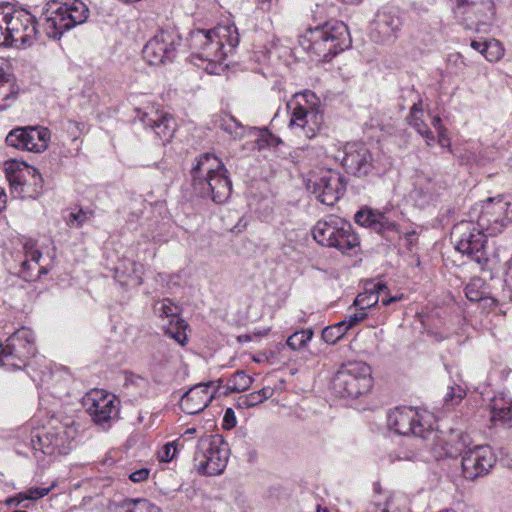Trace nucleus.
<instances>
[{"mask_svg":"<svg viewBox=\"0 0 512 512\" xmlns=\"http://www.w3.org/2000/svg\"><path fill=\"white\" fill-rule=\"evenodd\" d=\"M192 187L195 194L209 198L216 204L225 203L232 192V183L222 161L212 153L198 157L191 169Z\"/></svg>","mask_w":512,"mask_h":512,"instance_id":"f257e3e1","label":"nucleus"},{"mask_svg":"<svg viewBox=\"0 0 512 512\" xmlns=\"http://www.w3.org/2000/svg\"><path fill=\"white\" fill-rule=\"evenodd\" d=\"M300 45L322 61H330L340 52L351 46V37L346 24L329 20L308 28L300 37Z\"/></svg>","mask_w":512,"mask_h":512,"instance_id":"f03ea898","label":"nucleus"},{"mask_svg":"<svg viewBox=\"0 0 512 512\" xmlns=\"http://www.w3.org/2000/svg\"><path fill=\"white\" fill-rule=\"evenodd\" d=\"M89 9L80 0H50L43 12V28L49 38L58 40L65 31L83 24Z\"/></svg>","mask_w":512,"mask_h":512,"instance_id":"7ed1b4c3","label":"nucleus"},{"mask_svg":"<svg viewBox=\"0 0 512 512\" xmlns=\"http://www.w3.org/2000/svg\"><path fill=\"white\" fill-rule=\"evenodd\" d=\"M312 236L320 245L336 248L342 253L353 250L360 244L352 225L337 216L319 220L312 228Z\"/></svg>","mask_w":512,"mask_h":512,"instance_id":"20e7f679","label":"nucleus"},{"mask_svg":"<svg viewBox=\"0 0 512 512\" xmlns=\"http://www.w3.org/2000/svg\"><path fill=\"white\" fill-rule=\"evenodd\" d=\"M372 385L371 368L360 361L343 364L331 382V388L337 396L350 398H358L368 392Z\"/></svg>","mask_w":512,"mask_h":512,"instance_id":"39448f33","label":"nucleus"},{"mask_svg":"<svg viewBox=\"0 0 512 512\" xmlns=\"http://www.w3.org/2000/svg\"><path fill=\"white\" fill-rule=\"evenodd\" d=\"M228 447L220 435H205L198 439L194 467L204 475L221 474L228 461Z\"/></svg>","mask_w":512,"mask_h":512,"instance_id":"423d86ee","label":"nucleus"},{"mask_svg":"<svg viewBox=\"0 0 512 512\" xmlns=\"http://www.w3.org/2000/svg\"><path fill=\"white\" fill-rule=\"evenodd\" d=\"M35 354L34 334L28 328L15 331L5 344L0 342V366L8 370L22 369Z\"/></svg>","mask_w":512,"mask_h":512,"instance_id":"0eeeda50","label":"nucleus"},{"mask_svg":"<svg viewBox=\"0 0 512 512\" xmlns=\"http://www.w3.org/2000/svg\"><path fill=\"white\" fill-rule=\"evenodd\" d=\"M427 418L412 407L396 408L387 417L388 427L399 435H413L423 440H434L437 432L433 430Z\"/></svg>","mask_w":512,"mask_h":512,"instance_id":"6e6552de","label":"nucleus"},{"mask_svg":"<svg viewBox=\"0 0 512 512\" xmlns=\"http://www.w3.org/2000/svg\"><path fill=\"white\" fill-rule=\"evenodd\" d=\"M489 235L473 221H461L451 231L455 248L479 264L487 261L485 244Z\"/></svg>","mask_w":512,"mask_h":512,"instance_id":"1a4fd4ad","label":"nucleus"},{"mask_svg":"<svg viewBox=\"0 0 512 512\" xmlns=\"http://www.w3.org/2000/svg\"><path fill=\"white\" fill-rule=\"evenodd\" d=\"M182 45V36L174 28L162 29L143 48V57L151 65L173 61Z\"/></svg>","mask_w":512,"mask_h":512,"instance_id":"9d476101","label":"nucleus"},{"mask_svg":"<svg viewBox=\"0 0 512 512\" xmlns=\"http://www.w3.org/2000/svg\"><path fill=\"white\" fill-rule=\"evenodd\" d=\"M88 414L92 420L103 428L111 426L120 411V400L105 390L94 389L86 394L83 400Z\"/></svg>","mask_w":512,"mask_h":512,"instance_id":"9b49d317","label":"nucleus"},{"mask_svg":"<svg viewBox=\"0 0 512 512\" xmlns=\"http://www.w3.org/2000/svg\"><path fill=\"white\" fill-rule=\"evenodd\" d=\"M512 222V209L510 203L502 198H488L481 207V213L477 218L479 226L489 236L501 233Z\"/></svg>","mask_w":512,"mask_h":512,"instance_id":"f8f14e48","label":"nucleus"},{"mask_svg":"<svg viewBox=\"0 0 512 512\" xmlns=\"http://www.w3.org/2000/svg\"><path fill=\"white\" fill-rule=\"evenodd\" d=\"M35 18L25 9L9 7L7 46H31L37 34Z\"/></svg>","mask_w":512,"mask_h":512,"instance_id":"ddd939ff","label":"nucleus"},{"mask_svg":"<svg viewBox=\"0 0 512 512\" xmlns=\"http://www.w3.org/2000/svg\"><path fill=\"white\" fill-rule=\"evenodd\" d=\"M307 188L321 203L332 206L343 196L346 181L341 173L327 169L321 172L318 179L309 180Z\"/></svg>","mask_w":512,"mask_h":512,"instance_id":"4468645a","label":"nucleus"},{"mask_svg":"<svg viewBox=\"0 0 512 512\" xmlns=\"http://www.w3.org/2000/svg\"><path fill=\"white\" fill-rule=\"evenodd\" d=\"M496 457L487 445H477L469 448L462 456L461 467L463 476L475 480L487 475L494 466Z\"/></svg>","mask_w":512,"mask_h":512,"instance_id":"2eb2a0df","label":"nucleus"},{"mask_svg":"<svg viewBox=\"0 0 512 512\" xmlns=\"http://www.w3.org/2000/svg\"><path fill=\"white\" fill-rule=\"evenodd\" d=\"M187 42L192 55L204 61L222 62L227 55V50L215 41L210 30L192 31Z\"/></svg>","mask_w":512,"mask_h":512,"instance_id":"dca6fc26","label":"nucleus"},{"mask_svg":"<svg viewBox=\"0 0 512 512\" xmlns=\"http://www.w3.org/2000/svg\"><path fill=\"white\" fill-rule=\"evenodd\" d=\"M221 380L199 383L190 388L181 398V410L190 415L202 412L213 400Z\"/></svg>","mask_w":512,"mask_h":512,"instance_id":"f3484780","label":"nucleus"},{"mask_svg":"<svg viewBox=\"0 0 512 512\" xmlns=\"http://www.w3.org/2000/svg\"><path fill=\"white\" fill-rule=\"evenodd\" d=\"M342 165L347 172L358 176H366L373 167V159L369 149L364 143H347L344 147Z\"/></svg>","mask_w":512,"mask_h":512,"instance_id":"a211bd4d","label":"nucleus"},{"mask_svg":"<svg viewBox=\"0 0 512 512\" xmlns=\"http://www.w3.org/2000/svg\"><path fill=\"white\" fill-rule=\"evenodd\" d=\"M25 260L21 263L20 275L26 281H35L49 272L47 266L39 265L42 253L36 247V241L27 239L23 244Z\"/></svg>","mask_w":512,"mask_h":512,"instance_id":"6ab92c4d","label":"nucleus"},{"mask_svg":"<svg viewBox=\"0 0 512 512\" xmlns=\"http://www.w3.org/2000/svg\"><path fill=\"white\" fill-rule=\"evenodd\" d=\"M402 25L401 19L390 12L378 13L371 28V38L377 43L394 41Z\"/></svg>","mask_w":512,"mask_h":512,"instance_id":"aec40b11","label":"nucleus"},{"mask_svg":"<svg viewBox=\"0 0 512 512\" xmlns=\"http://www.w3.org/2000/svg\"><path fill=\"white\" fill-rule=\"evenodd\" d=\"M321 121L322 115L318 111L297 105L291 113L289 127L292 129L298 128L303 131L307 138H313L320 127Z\"/></svg>","mask_w":512,"mask_h":512,"instance_id":"412c9836","label":"nucleus"},{"mask_svg":"<svg viewBox=\"0 0 512 512\" xmlns=\"http://www.w3.org/2000/svg\"><path fill=\"white\" fill-rule=\"evenodd\" d=\"M354 220L360 226L384 235L386 232L396 231V223L390 220L384 213L369 207L361 208L354 216Z\"/></svg>","mask_w":512,"mask_h":512,"instance_id":"4be33fe9","label":"nucleus"},{"mask_svg":"<svg viewBox=\"0 0 512 512\" xmlns=\"http://www.w3.org/2000/svg\"><path fill=\"white\" fill-rule=\"evenodd\" d=\"M446 188V183L426 175H417L412 195L420 205L429 203Z\"/></svg>","mask_w":512,"mask_h":512,"instance_id":"5701e85b","label":"nucleus"},{"mask_svg":"<svg viewBox=\"0 0 512 512\" xmlns=\"http://www.w3.org/2000/svg\"><path fill=\"white\" fill-rule=\"evenodd\" d=\"M141 121L145 126L152 128L163 141H169L175 132L173 117L164 112L155 111L153 115L145 113Z\"/></svg>","mask_w":512,"mask_h":512,"instance_id":"b1692460","label":"nucleus"},{"mask_svg":"<svg viewBox=\"0 0 512 512\" xmlns=\"http://www.w3.org/2000/svg\"><path fill=\"white\" fill-rule=\"evenodd\" d=\"M437 441L436 445L440 446L447 457L463 456L470 448V438L461 431L451 430L445 439L437 437L432 440Z\"/></svg>","mask_w":512,"mask_h":512,"instance_id":"393cba45","label":"nucleus"},{"mask_svg":"<svg viewBox=\"0 0 512 512\" xmlns=\"http://www.w3.org/2000/svg\"><path fill=\"white\" fill-rule=\"evenodd\" d=\"M73 430L65 428L63 431H56L54 433H36L31 436V444L33 449L40 450L45 454H51L55 448H60L63 444L64 436L73 438Z\"/></svg>","mask_w":512,"mask_h":512,"instance_id":"a878e982","label":"nucleus"},{"mask_svg":"<svg viewBox=\"0 0 512 512\" xmlns=\"http://www.w3.org/2000/svg\"><path fill=\"white\" fill-rule=\"evenodd\" d=\"M25 173H27L33 179L34 194H30L29 197L36 198L42 191V177L40 173L34 167L24 165L23 169L18 171L8 172V180L12 188L19 193H26L25 191Z\"/></svg>","mask_w":512,"mask_h":512,"instance_id":"bb28decb","label":"nucleus"},{"mask_svg":"<svg viewBox=\"0 0 512 512\" xmlns=\"http://www.w3.org/2000/svg\"><path fill=\"white\" fill-rule=\"evenodd\" d=\"M388 287L382 282H369L366 284L365 291L359 293L353 302V306L365 311L374 307L380 300L382 292L387 291Z\"/></svg>","mask_w":512,"mask_h":512,"instance_id":"cd10ccee","label":"nucleus"},{"mask_svg":"<svg viewBox=\"0 0 512 512\" xmlns=\"http://www.w3.org/2000/svg\"><path fill=\"white\" fill-rule=\"evenodd\" d=\"M215 41L222 44V47L230 53L239 44L240 38L237 28L234 25L218 26L210 29Z\"/></svg>","mask_w":512,"mask_h":512,"instance_id":"c85d7f7f","label":"nucleus"},{"mask_svg":"<svg viewBox=\"0 0 512 512\" xmlns=\"http://www.w3.org/2000/svg\"><path fill=\"white\" fill-rule=\"evenodd\" d=\"M28 143H30V151L43 152L48 147L51 133L48 128L30 127Z\"/></svg>","mask_w":512,"mask_h":512,"instance_id":"c756f323","label":"nucleus"},{"mask_svg":"<svg viewBox=\"0 0 512 512\" xmlns=\"http://www.w3.org/2000/svg\"><path fill=\"white\" fill-rule=\"evenodd\" d=\"M17 90L15 89L14 79L9 75L0 71V110L6 109L17 97Z\"/></svg>","mask_w":512,"mask_h":512,"instance_id":"7c9ffc66","label":"nucleus"},{"mask_svg":"<svg viewBox=\"0 0 512 512\" xmlns=\"http://www.w3.org/2000/svg\"><path fill=\"white\" fill-rule=\"evenodd\" d=\"M491 420L506 424L512 420V405L504 398H494L491 403Z\"/></svg>","mask_w":512,"mask_h":512,"instance_id":"2f4dec72","label":"nucleus"},{"mask_svg":"<svg viewBox=\"0 0 512 512\" xmlns=\"http://www.w3.org/2000/svg\"><path fill=\"white\" fill-rule=\"evenodd\" d=\"M253 382L252 377L240 370L235 372L228 380L227 390L225 394L231 392H242L247 390Z\"/></svg>","mask_w":512,"mask_h":512,"instance_id":"473e14b6","label":"nucleus"},{"mask_svg":"<svg viewBox=\"0 0 512 512\" xmlns=\"http://www.w3.org/2000/svg\"><path fill=\"white\" fill-rule=\"evenodd\" d=\"M29 128H17L12 130L6 137V143L17 149H25L30 151V143H28Z\"/></svg>","mask_w":512,"mask_h":512,"instance_id":"72a5a7b5","label":"nucleus"},{"mask_svg":"<svg viewBox=\"0 0 512 512\" xmlns=\"http://www.w3.org/2000/svg\"><path fill=\"white\" fill-rule=\"evenodd\" d=\"M220 127L230 134L234 139H242L246 135V128L239 121H237L233 116H228L221 120Z\"/></svg>","mask_w":512,"mask_h":512,"instance_id":"f704fd0d","label":"nucleus"},{"mask_svg":"<svg viewBox=\"0 0 512 512\" xmlns=\"http://www.w3.org/2000/svg\"><path fill=\"white\" fill-rule=\"evenodd\" d=\"M187 326V323L183 319L177 318L175 324H173V320H171L170 326L166 329L165 334L174 339L181 346H184L187 342V335L185 333Z\"/></svg>","mask_w":512,"mask_h":512,"instance_id":"c9c22d12","label":"nucleus"},{"mask_svg":"<svg viewBox=\"0 0 512 512\" xmlns=\"http://www.w3.org/2000/svg\"><path fill=\"white\" fill-rule=\"evenodd\" d=\"M481 54L489 62H496L504 56V48L498 40L492 39L485 41L484 50H481Z\"/></svg>","mask_w":512,"mask_h":512,"instance_id":"e433bc0d","label":"nucleus"},{"mask_svg":"<svg viewBox=\"0 0 512 512\" xmlns=\"http://www.w3.org/2000/svg\"><path fill=\"white\" fill-rule=\"evenodd\" d=\"M347 327L342 321L323 329L322 339L328 344H334L347 333Z\"/></svg>","mask_w":512,"mask_h":512,"instance_id":"4c0bfd02","label":"nucleus"},{"mask_svg":"<svg viewBox=\"0 0 512 512\" xmlns=\"http://www.w3.org/2000/svg\"><path fill=\"white\" fill-rule=\"evenodd\" d=\"M312 337L313 331L311 329L297 331L288 337L286 343L292 350H299L304 348Z\"/></svg>","mask_w":512,"mask_h":512,"instance_id":"58836bf2","label":"nucleus"},{"mask_svg":"<svg viewBox=\"0 0 512 512\" xmlns=\"http://www.w3.org/2000/svg\"><path fill=\"white\" fill-rule=\"evenodd\" d=\"M481 279H473L465 288L466 297L472 302H478L485 297V292L480 290Z\"/></svg>","mask_w":512,"mask_h":512,"instance_id":"ea45409f","label":"nucleus"},{"mask_svg":"<svg viewBox=\"0 0 512 512\" xmlns=\"http://www.w3.org/2000/svg\"><path fill=\"white\" fill-rule=\"evenodd\" d=\"M409 124L415 128V130L426 139L427 145L430 146L434 140V135L429 129L428 125L419 117H414L409 120Z\"/></svg>","mask_w":512,"mask_h":512,"instance_id":"a19ab883","label":"nucleus"},{"mask_svg":"<svg viewBox=\"0 0 512 512\" xmlns=\"http://www.w3.org/2000/svg\"><path fill=\"white\" fill-rule=\"evenodd\" d=\"M155 312L161 317H172L179 318L178 307L174 305L170 300L166 299L163 302L157 303L154 307Z\"/></svg>","mask_w":512,"mask_h":512,"instance_id":"79ce46f5","label":"nucleus"},{"mask_svg":"<svg viewBox=\"0 0 512 512\" xmlns=\"http://www.w3.org/2000/svg\"><path fill=\"white\" fill-rule=\"evenodd\" d=\"M93 216L91 210H83L80 208L77 212L69 214L68 224L74 227H81L85 222L89 221Z\"/></svg>","mask_w":512,"mask_h":512,"instance_id":"37998d69","label":"nucleus"},{"mask_svg":"<svg viewBox=\"0 0 512 512\" xmlns=\"http://www.w3.org/2000/svg\"><path fill=\"white\" fill-rule=\"evenodd\" d=\"M9 16V6H0V46H7V30Z\"/></svg>","mask_w":512,"mask_h":512,"instance_id":"c03bdc74","label":"nucleus"},{"mask_svg":"<svg viewBox=\"0 0 512 512\" xmlns=\"http://www.w3.org/2000/svg\"><path fill=\"white\" fill-rule=\"evenodd\" d=\"M56 487V483H52L51 486L46 488H40V487H32L29 488L27 491L23 492L25 495L22 496V499L27 500H38L40 498H43L44 496L48 495L51 490H53Z\"/></svg>","mask_w":512,"mask_h":512,"instance_id":"a18cd8bd","label":"nucleus"},{"mask_svg":"<svg viewBox=\"0 0 512 512\" xmlns=\"http://www.w3.org/2000/svg\"><path fill=\"white\" fill-rule=\"evenodd\" d=\"M367 318V313L364 309H359V311L349 314L345 317L344 320H342L345 327H347V330L353 328L363 320Z\"/></svg>","mask_w":512,"mask_h":512,"instance_id":"49530a36","label":"nucleus"},{"mask_svg":"<svg viewBox=\"0 0 512 512\" xmlns=\"http://www.w3.org/2000/svg\"><path fill=\"white\" fill-rule=\"evenodd\" d=\"M177 453L176 441L165 444L158 452V457L162 462L171 461Z\"/></svg>","mask_w":512,"mask_h":512,"instance_id":"de8ad7c7","label":"nucleus"},{"mask_svg":"<svg viewBox=\"0 0 512 512\" xmlns=\"http://www.w3.org/2000/svg\"><path fill=\"white\" fill-rule=\"evenodd\" d=\"M128 505L126 512H147L151 507V504L144 499L131 500Z\"/></svg>","mask_w":512,"mask_h":512,"instance_id":"09e8293b","label":"nucleus"},{"mask_svg":"<svg viewBox=\"0 0 512 512\" xmlns=\"http://www.w3.org/2000/svg\"><path fill=\"white\" fill-rule=\"evenodd\" d=\"M236 424H237V420H236L235 412L233 411L232 408L226 409V411L224 413V417H223V423H222L223 429L230 430V429L234 428L236 426Z\"/></svg>","mask_w":512,"mask_h":512,"instance_id":"8fccbe9b","label":"nucleus"},{"mask_svg":"<svg viewBox=\"0 0 512 512\" xmlns=\"http://www.w3.org/2000/svg\"><path fill=\"white\" fill-rule=\"evenodd\" d=\"M457 391H458V393L456 394L455 393V389L453 387L450 388V392H448L446 394L445 400L446 401H451L452 404L459 403L462 400L465 392L461 388H458Z\"/></svg>","mask_w":512,"mask_h":512,"instance_id":"3c124183","label":"nucleus"},{"mask_svg":"<svg viewBox=\"0 0 512 512\" xmlns=\"http://www.w3.org/2000/svg\"><path fill=\"white\" fill-rule=\"evenodd\" d=\"M149 476V470L148 469H140L137 471H134L130 474L129 479L133 482H142L146 480Z\"/></svg>","mask_w":512,"mask_h":512,"instance_id":"603ef678","label":"nucleus"},{"mask_svg":"<svg viewBox=\"0 0 512 512\" xmlns=\"http://www.w3.org/2000/svg\"><path fill=\"white\" fill-rule=\"evenodd\" d=\"M446 132L447 130H440L438 132V143L442 147H450L451 145L450 138L447 136Z\"/></svg>","mask_w":512,"mask_h":512,"instance_id":"864d4df0","label":"nucleus"},{"mask_svg":"<svg viewBox=\"0 0 512 512\" xmlns=\"http://www.w3.org/2000/svg\"><path fill=\"white\" fill-rule=\"evenodd\" d=\"M257 393H259V397L261 398L262 402H264L265 400H267L273 396L274 389L271 387H264V388L260 389L259 391H257Z\"/></svg>","mask_w":512,"mask_h":512,"instance_id":"5fc2aeb1","label":"nucleus"},{"mask_svg":"<svg viewBox=\"0 0 512 512\" xmlns=\"http://www.w3.org/2000/svg\"><path fill=\"white\" fill-rule=\"evenodd\" d=\"M25 495L23 492L18 493L16 496L10 497L6 499L5 503L7 505H20L25 499H22V496Z\"/></svg>","mask_w":512,"mask_h":512,"instance_id":"6e6d98bb","label":"nucleus"},{"mask_svg":"<svg viewBox=\"0 0 512 512\" xmlns=\"http://www.w3.org/2000/svg\"><path fill=\"white\" fill-rule=\"evenodd\" d=\"M237 407L242 409H248L253 407L251 402L249 401L247 395H242L237 400Z\"/></svg>","mask_w":512,"mask_h":512,"instance_id":"4d7b16f0","label":"nucleus"},{"mask_svg":"<svg viewBox=\"0 0 512 512\" xmlns=\"http://www.w3.org/2000/svg\"><path fill=\"white\" fill-rule=\"evenodd\" d=\"M380 300L384 306H389L392 303H395V298L389 296V289L387 291L382 292Z\"/></svg>","mask_w":512,"mask_h":512,"instance_id":"13d9d810","label":"nucleus"},{"mask_svg":"<svg viewBox=\"0 0 512 512\" xmlns=\"http://www.w3.org/2000/svg\"><path fill=\"white\" fill-rule=\"evenodd\" d=\"M246 395L253 407L263 403L261 398L259 397V393H257V391L246 394Z\"/></svg>","mask_w":512,"mask_h":512,"instance_id":"bf43d9fd","label":"nucleus"},{"mask_svg":"<svg viewBox=\"0 0 512 512\" xmlns=\"http://www.w3.org/2000/svg\"><path fill=\"white\" fill-rule=\"evenodd\" d=\"M419 113H422V107H421V103H415L411 109H410V115H409V119H413L414 117H418V114Z\"/></svg>","mask_w":512,"mask_h":512,"instance_id":"052dcab7","label":"nucleus"},{"mask_svg":"<svg viewBox=\"0 0 512 512\" xmlns=\"http://www.w3.org/2000/svg\"><path fill=\"white\" fill-rule=\"evenodd\" d=\"M432 125L435 129H437V131L439 132L440 130H446V128L442 125V120L439 116H435L432 120Z\"/></svg>","mask_w":512,"mask_h":512,"instance_id":"680f3d73","label":"nucleus"},{"mask_svg":"<svg viewBox=\"0 0 512 512\" xmlns=\"http://www.w3.org/2000/svg\"><path fill=\"white\" fill-rule=\"evenodd\" d=\"M261 138L263 141H265L268 145L272 144V141H274V137L272 134H270L267 130H263L261 134Z\"/></svg>","mask_w":512,"mask_h":512,"instance_id":"e2e57ef3","label":"nucleus"},{"mask_svg":"<svg viewBox=\"0 0 512 512\" xmlns=\"http://www.w3.org/2000/svg\"><path fill=\"white\" fill-rule=\"evenodd\" d=\"M484 45H485V41L484 42H480V41H476V40H473L471 42V47L477 51H479L481 53V50H484Z\"/></svg>","mask_w":512,"mask_h":512,"instance_id":"0e129e2a","label":"nucleus"},{"mask_svg":"<svg viewBox=\"0 0 512 512\" xmlns=\"http://www.w3.org/2000/svg\"><path fill=\"white\" fill-rule=\"evenodd\" d=\"M507 281H509L512 284V259L508 263V269H507Z\"/></svg>","mask_w":512,"mask_h":512,"instance_id":"69168bd1","label":"nucleus"},{"mask_svg":"<svg viewBox=\"0 0 512 512\" xmlns=\"http://www.w3.org/2000/svg\"><path fill=\"white\" fill-rule=\"evenodd\" d=\"M381 489L382 488H381V485L379 482L374 483V492L375 493H378V494L381 493Z\"/></svg>","mask_w":512,"mask_h":512,"instance_id":"338daca9","label":"nucleus"},{"mask_svg":"<svg viewBox=\"0 0 512 512\" xmlns=\"http://www.w3.org/2000/svg\"><path fill=\"white\" fill-rule=\"evenodd\" d=\"M196 433V428H188L185 430L184 435H192Z\"/></svg>","mask_w":512,"mask_h":512,"instance_id":"774afa93","label":"nucleus"}]
</instances>
